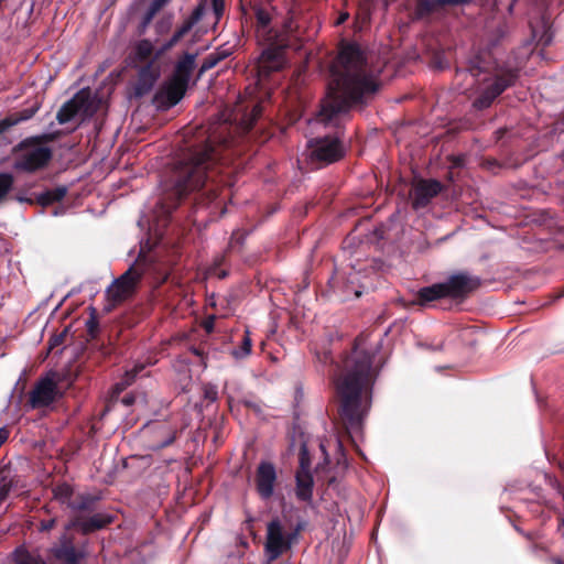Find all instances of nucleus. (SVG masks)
Segmentation results:
<instances>
[{
    "label": "nucleus",
    "instance_id": "0e129e2a",
    "mask_svg": "<svg viewBox=\"0 0 564 564\" xmlns=\"http://www.w3.org/2000/svg\"><path fill=\"white\" fill-rule=\"evenodd\" d=\"M563 296H564V291H563V292H561V293L557 295V297H563Z\"/></svg>",
    "mask_w": 564,
    "mask_h": 564
},
{
    "label": "nucleus",
    "instance_id": "13d9d810",
    "mask_svg": "<svg viewBox=\"0 0 564 564\" xmlns=\"http://www.w3.org/2000/svg\"><path fill=\"white\" fill-rule=\"evenodd\" d=\"M192 351H193V354H195L196 356H199V357L203 355V351L199 348H192Z\"/></svg>",
    "mask_w": 564,
    "mask_h": 564
},
{
    "label": "nucleus",
    "instance_id": "bb28decb",
    "mask_svg": "<svg viewBox=\"0 0 564 564\" xmlns=\"http://www.w3.org/2000/svg\"><path fill=\"white\" fill-rule=\"evenodd\" d=\"M156 50L150 40H140L134 47V56L139 62H149L154 57Z\"/></svg>",
    "mask_w": 564,
    "mask_h": 564
},
{
    "label": "nucleus",
    "instance_id": "4c0bfd02",
    "mask_svg": "<svg viewBox=\"0 0 564 564\" xmlns=\"http://www.w3.org/2000/svg\"><path fill=\"white\" fill-rule=\"evenodd\" d=\"M145 366L142 364L134 365L133 368L127 370L122 378L123 384L130 386L134 382L137 377L144 370Z\"/></svg>",
    "mask_w": 564,
    "mask_h": 564
},
{
    "label": "nucleus",
    "instance_id": "ea45409f",
    "mask_svg": "<svg viewBox=\"0 0 564 564\" xmlns=\"http://www.w3.org/2000/svg\"><path fill=\"white\" fill-rule=\"evenodd\" d=\"M204 399L209 402H215L218 399V391L215 386H206L204 388Z\"/></svg>",
    "mask_w": 564,
    "mask_h": 564
},
{
    "label": "nucleus",
    "instance_id": "2eb2a0df",
    "mask_svg": "<svg viewBox=\"0 0 564 564\" xmlns=\"http://www.w3.org/2000/svg\"><path fill=\"white\" fill-rule=\"evenodd\" d=\"M115 520L116 517L113 514L105 512L94 513L88 517L77 514L73 518L69 527H73L87 535L107 528L112 524Z\"/></svg>",
    "mask_w": 564,
    "mask_h": 564
},
{
    "label": "nucleus",
    "instance_id": "c9c22d12",
    "mask_svg": "<svg viewBox=\"0 0 564 564\" xmlns=\"http://www.w3.org/2000/svg\"><path fill=\"white\" fill-rule=\"evenodd\" d=\"M14 178L9 173H0V204L6 199L9 192L12 189Z\"/></svg>",
    "mask_w": 564,
    "mask_h": 564
},
{
    "label": "nucleus",
    "instance_id": "864d4df0",
    "mask_svg": "<svg viewBox=\"0 0 564 564\" xmlns=\"http://www.w3.org/2000/svg\"><path fill=\"white\" fill-rule=\"evenodd\" d=\"M133 402H134V397H133V395H129V394H127V395H124V397L122 398V403H123L124 405H127V406L131 405Z\"/></svg>",
    "mask_w": 564,
    "mask_h": 564
},
{
    "label": "nucleus",
    "instance_id": "c85d7f7f",
    "mask_svg": "<svg viewBox=\"0 0 564 564\" xmlns=\"http://www.w3.org/2000/svg\"><path fill=\"white\" fill-rule=\"evenodd\" d=\"M252 340L248 328L243 330L241 341L237 348H234L231 355L235 359H243L251 354Z\"/></svg>",
    "mask_w": 564,
    "mask_h": 564
},
{
    "label": "nucleus",
    "instance_id": "473e14b6",
    "mask_svg": "<svg viewBox=\"0 0 564 564\" xmlns=\"http://www.w3.org/2000/svg\"><path fill=\"white\" fill-rule=\"evenodd\" d=\"M468 70L474 77H478L489 70L488 63L480 55H476L469 61Z\"/></svg>",
    "mask_w": 564,
    "mask_h": 564
},
{
    "label": "nucleus",
    "instance_id": "a18cd8bd",
    "mask_svg": "<svg viewBox=\"0 0 564 564\" xmlns=\"http://www.w3.org/2000/svg\"><path fill=\"white\" fill-rule=\"evenodd\" d=\"M56 525V519L55 518H52V519H48V520H42L40 522V527H39V530L41 532H48L51 531L52 529H54Z\"/></svg>",
    "mask_w": 564,
    "mask_h": 564
},
{
    "label": "nucleus",
    "instance_id": "e2e57ef3",
    "mask_svg": "<svg viewBox=\"0 0 564 564\" xmlns=\"http://www.w3.org/2000/svg\"><path fill=\"white\" fill-rule=\"evenodd\" d=\"M227 275V273L224 271L219 274L220 278H225Z\"/></svg>",
    "mask_w": 564,
    "mask_h": 564
},
{
    "label": "nucleus",
    "instance_id": "c03bdc74",
    "mask_svg": "<svg viewBox=\"0 0 564 564\" xmlns=\"http://www.w3.org/2000/svg\"><path fill=\"white\" fill-rule=\"evenodd\" d=\"M156 13H158V11H154L153 8L151 6H149L147 12L143 15L141 26L143 29H145L150 24V22L153 20V18L155 17Z\"/></svg>",
    "mask_w": 564,
    "mask_h": 564
},
{
    "label": "nucleus",
    "instance_id": "1a4fd4ad",
    "mask_svg": "<svg viewBox=\"0 0 564 564\" xmlns=\"http://www.w3.org/2000/svg\"><path fill=\"white\" fill-rule=\"evenodd\" d=\"M304 529V523L299 522L296 527L289 533L283 530L282 522L279 518H273L267 524V536L264 543V552L269 562L276 561L297 541L300 532Z\"/></svg>",
    "mask_w": 564,
    "mask_h": 564
},
{
    "label": "nucleus",
    "instance_id": "de8ad7c7",
    "mask_svg": "<svg viewBox=\"0 0 564 564\" xmlns=\"http://www.w3.org/2000/svg\"><path fill=\"white\" fill-rule=\"evenodd\" d=\"M214 53L220 58V61H224L232 54V51L231 48H225L220 46Z\"/></svg>",
    "mask_w": 564,
    "mask_h": 564
},
{
    "label": "nucleus",
    "instance_id": "f704fd0d",
    "mask_svg": "<svg viewBox=\"0 0 564 564\" xmlns=\"http://www.w3.org/2000/svg\"><path fill=\"white\" fill-rule=\"evenodd\" d=\"M263 108L260 104L252 106L249 115L243 118V124L246 130H251L256 124L257 120L262 116Z\"/></svg>",
    "mask_w": 564,
    "mask_h": 564
},
{
    "label": "nucleus",
    "instance_id": "20e7f679",
    "mask_svg": "<svg viewBox=\"0 0 564 564\" xmlns=\"http://www.w3.org/2000/svg\"><path fill=\"white\" fill-rule=\"evenodd\" d=\"M263 50L258 58L257 73L260 80H264L272 73L280 72L288 63V50L299 51L304 43V36L294 14L289 13L281 30H272L259 39Z\"/></svg>",
    "mask_w": 564,
    "mask_h": 564
},
{
    "label": "nucleus",
    "instance_id": "37998d69",
    "mask_svg": "<svg viewBox=\"0 0 564 564\" xmlns=\"http://www.w3.org/2000/svg\"><path fill=\"white\" fill-rule=\"evenodd\" d=\"M171 25H172V17L164 18L156 23V31H158V33L162 34V33L169 31Z\"/></svg>",
    "mask_w": 564,
    "mask_h": 564
},
{
    "label": "nucleus",
    "instance_id": "423d86ee",
    "mask_svg": "<svg viewBox=\"0 0 564 564\" xmlns=\"http://www.w3.org/2000/svg\"><path fill=\"white\" fill-rule=\"evenodd\" d=\"M480 285L481 280L479 276L460 271L451 274L444 282L421 288L416 292L415 302L421 306H425L431 302L442 299L464 301Z\"/></svg>",
    "mask_w": 564,
    "mask_h": 564
},
{
    "label": "nucleus",
    "instance_id": "39448f33",
    "mask_svg": "<svg viewBox=\"0 0 564 564\" xmlns=\"http://www.w3.org/2000/svg\"><path fill=\"white\" fill-rule=\"evenodd\" d=\"M198 55V51H184L177 56L169 83L154 95L153 102L159 109L167 110L184 98L196 68Z\"/></svg>",
    "mask_w": 564,
    "mask_h": 564
},
{
    "label": "nucleus",
    "instance_id": "f257e3e1",
    "mask_svg": "<svg viewBox=\"0 0 564 564\" xmlns=\"http://www.w3.org/2000/svg\"><path fill=\"white\" fill-rule=\"evenodd\" d=\"M366 65V57L357 43H345L340 46L338 56L329 68L327 94L321 100L317 113L321 123L333 126L337 131L308 140L311 162L326 166L345 156L344 131L339 129L340 118L354 106L365 105L379 87L367 74Z\"/></svg>",
    "mask_w": 564,
    "mask_h": 564
},
{
    "label": "nucleus",
    "instance_id": "f8f14e48",
    "mask_svg": "<svg viewBox=\"0 0 564 564\" xmlns=\"http://www.w3.org/2000/svg\"><path fill=\"white\" fill-rule=\"evenodd\" d=\"M163 55H158L156 52L152 59L140 67L133 86V94L135 97H143L153 89L155 83L161 76V65L159 59Z\"/></svg>",
    "mask_w": 564,
    "mask_h": 564
},
{
    "label": "nucleus",
    "instance_id": "7ed1b4c3",
    "mask_svg": "<svg viewBox=\"0 0 564 564\" xmlns=\"http://www.w3.org/2000/svg\"><path fill=\"white\" fill-rule=\"evenodd\" d=\"M362 340L360 336L355 339L333 379L338 417L347 430L354 431L368 416L378 376L373 367L375 351L364 348Z\"/></svg>",
    "mask_w": 564,
    "mask_h": 564
},
{
    "label": "nucleus",
    "instance_id": "3c124183",
    "mask_svg": "<svg viewBox=\"0 0 564 564\" xmlns=\"http://www.w3.org/2000/svg\"><path fill=\"white\" fill-rule=\"evenodd\" d=\"M348 18H349V14L347 12L340 13L338 19L336 20V25L343 24L344 22H346L348 20Z\"/></svg>",
    "mask_w": 564,
    "mask_h": 564
},
{
    "label": "nucleus",
    "instance_id": "a211bd4d",
    "mask_svg": "<svg viewBox=\"0 0 564 564\" xmlns=\"http://www.w3.org/2000/svg\"><path fill=\"white\" fill-rule=\"evenodd\" d=\"M471 0H416L415 15L424 19L446 7L468 4Z\"/></svg>",
    "mask_w": 564,
    "mask_h": 564
},
{
    "label": "nucleus",
    "instance_id": "dca6fc26",
    "mask_svg": "<svg viewBox=\"0 0 564 564\" xmlns=\"http://www.w3.org/2000/svg\"><path fill=\"white\" fill-rule=\"evenodd\" d=\"M276 482L275 467L270 462H261L256 471V487L259 496L268 500L273 496Z\"/></svg>",
    "mask_w": 564,
    "mask_h": 564
},
{
    "label": "nucleus",
    "instance_id": "393cba45",
    "mask_svg": "<svg viewBox=\"0 0 564 564\" xmlns=\"http://www.w3.org/2000/svg\"><path fill=\"white\" fill-rule=\"evenodd\" d=\"M66 186H57L52 189H47L37 196V203L41 206H50L54 203L61 202L67 194Z\"/></svg>",
    "mask_w": 564,
    "mask_h": 564
},
{
    "label": "nucleus",
    "instance_id": "9b49d317",
    "mask_svg": "<svg viewBox=\"0 0 564 564\" xmlns=\"http://www.w3.org/2000/svg\"><path fill=\"white\" fill-rule=\"evenodd\" d=\"M87 545L88 542L76 545L74 536L64 533L51 549V553L62 564H80L88 556Z\"/></svg>",
    "mask_w": 564,
    "mask_h": 564
},
{
    "label": "nucleus",
    "instance_id": "72a5a7b5",
    "mask_svg": "<svg viewBox=\"0 0 564 564\" xmlns=\"http://www.w3.org/2000/svg\"><path fill=\"white\" fill-rule=\"evenodd\" d=\"M296 473H311V454L305 444H302L299 452V468Z\"/></svg>",
    "mask_w": 564,
    "mask_h": 564
},
{
    "label": "nucleus",
    "instance_id": "0eeeda50",
    "mask_svg": "<svg viewBox=\"0 0 564 564\" xmlns=\"http://www.w3.org/2000/svg\"><path fill=\"white\" fill-rule=\"evenodd\" d=\"M53 140L54 135L51 133L23 139L13 148V153H19L29 148L34 149L20 154L14 162V169L26 173H34L45 169L52 160L53 152L50 148L40 145Z\"/></svg>",
    "mask_w": 564,
    "mask_h": 564
},
{
    "label": "nucleus",
    "instance_id": "69168bd1",
    "mask_svg": "<svg viewBox=\"0 0 564 564\" xmlns=\"http://www.w3.org/2000/svg\"><path fill=\"white\" fill-rule=\"evenodd\" d=\"M562 159H563V162H564V153L562 154Z\"/></svg>",
    "mask_w": 564,
    "mask_h": 564
},
{
    "label": "nucleus",
    "instance_id": "f03ea898",
    "mask_svg": "<svg viewBox=\"0 0 564 564\" xmlns=\"http://www.w3.org/2000/svg\"><path fill=\"white\" fill-rule=\"evenodd\" d=\"M232 154L231 142L214 135L189 144L164 181L160 200L163 213L171 214L191 194L197 195L198 204L214 202L224 187L234 184L232 175L238 166Z\"/></svg>",
    "mask_w": 564,
    "mask_h": 564
},
{
    "label": "nucleus",
    "instance_id": "8fccbe9b",
    "mask_svg": "<svg viewBox=\"0 0 564 564\" xmlns=\"http://www.w3.org/2000/svg\"><path fill=\"white\" fill-rule=\"evenodd\" d=\"M9 437V431L6 427L0 429V447L7 442Z\"/></svg>",
    "mask_w": 564,
    "mask_h": 564
},
{
    "label": "nucleus",
    "instance_id": "052dcab7",
    "mask_svg": "<svg viewBox=\"0 0 564 564\" xmlns=\"http://www.w3.org/2000/svg\"><path fill=\"white\" fill-rule=\"evenodd\" d=\"M322 468H323V464H318V465L316 466V471L321 470Z\"/></svg>",
    "mask_w": 564,
    "mask_h": 564
},
{
    "label": "nucleus",
    "instance_id": "a878e982",
    "mask_svg": "<svg viewBox=\"0 0 564 564\" xmlns=\"http://www.w3.org/2000/svg\"><path fill=\"white\" fill-rule=\"evenodd\" d=\"M98 498L91 495H78L69 502V509L78 512H93Z\"/></svg>",
    "mask_w": 564,
    "mask_h": 564
},
{
    "label": "nucleus",
    "instance_id": "6ab92c4d",
    "mask_svg": "<svg viewBox=\"0 0 564 564\" xmlns=\"http://www.w3.org/2000/svg\"><path fill=\"white\" fill-rule=\"evenodd\" d=\"M314 478L312 473H295V496L308 505L313 501Z\"/></svg>",
    "mask_w": 564,
    "mask_h": 564
},
{
    "label": "nucleus",
    "instance_id": "e433bc0d",
    "mask_svg": "<svg viewBox=\"0 0 564 564\" xmlns=\"http://www.w3.org/2000/svg\"><path fill=\"white\" fill-rule=\"evenodd\" d=\"M220 58L218 56L215 55V53H210L209 55H207L200 66H199V69H198V78L200 76H203L206 72H208L209 69L216 67L219 63H220Z\"/></svg>",
    "mask_w": 564,
    "mask_h": 564
},
{
    "label": "nucleus",
    "instance_id": "bf43d9fd",
    "mask_svg": "<svg viewBox=\"0 0 564 564\" xmlns=\"http://www.w3.org/2000/svg\"><path fill=\"white\" fill-rule=\"evenodd\" d=\"M557 489H558V491L562 495L563 500H564V486H562L561 484H557Z\"/></svg>",
    "mask_w": 564,
    "mask_h": 564
},
{
    "label": "nucleus",
    "instance_id": "cd10ccee",
    "mask_svg": "<svg viewBox=\"0 0 564 564\" xmlns=\"http://www.w3.org/2000/svg\"><path fill=\"white\" fill-rule=\"evenodd\" d=\"M76 94H80L83 98V102L78 104L79 112L84 117H93L97 111V105L91 97L89 89H80Z\"/></svg>",
    "mask_w": 564,
    "mask_h": 564
},
{
    "label": "nucleus",
    "instance_id": "b1692460",
    "mask_svg": "<svg viewBox=\"0 0 564 564\" xmlns=\"http://www.w3.org/2000/svg\"><path fill=\"white\" fill-rule=\"evenodd\" d=\"M17 485L15 477L10 468L0 469V506L8 499L12 488Z\"/></svg>",
    "mask_w": 564,
    "mask_h": 564
},
{
    "label": "nucleus",
    "instance_id": "49530a36",
    "mask_svg": "<svg viewBox=\"0 0 564 564\" xmlns=\"http://www.w3.org/2000/svg\"><path fill=\"white\" fill-rule=\"evenodd\" d=\"M553 130L558 133L564 132V111L561 112L553 122Z\"/></svg>",
    "mask_w": 564,
    "mask_h": 564
},
{
    "label": "nucleus",
    "instance_id": "7c9ffc66",
    "mask_svg": "<svg viewBox=\"0 0 564 564\" xmlns=\"http://www.w3.org/2000/svg\"><path fill=\"white\" fill-rule=\"evenodd\" d=\"M328 288L333 293H338L341 296H346L348 293L345 278L341 273L335 272L328 280Z\"/></svg>",
    "mask_w": 564,
    "mask_h": 564
},
{
    "label": "nucleus",
    "instance_id": "6e6d98bb",
    "mask_svg": "<svg viewBox=\"0 0 564 564\" xmlns=\"http://www.w3.org/2000/svg\"><path fill=\"white\" fill-rule=\"evenodd\" d=\"M551 561L554 564H564V560L561 557H553Z\"/></svg>",
    "mask_w": 564,
    "mask_h": 564
},
{
    "label": "nucleus",
    "instance_id": "4d7b16f0",
    "mask_svg": "<svg viewBox=\"0 0 564 564\" xmlns=\"http://www.w3.org/2000/svg\"><path fill=\"white\" fill-rule=\"evenodd\" d=\"M337 448H338V451L340 452V455H341L343 457H345L344 452H343V451H344V448H343V444H341V442H340V441H337Z\"/></svg>",
    "mask_w": 564,
    "mask_h": 564
},
{
    "label": "nucleus",
    "instance_id": "2f4dec72",
    "mask_svg": "<svg viewBox=\"0 0 564 564\" xmlns=\"http://www.w3.org/2000/svg\"><path fill=\"white\" fill-rule=\"evenodd\" d=\"M86 330L87 336L90 340H94L99 335V321H98V313L95 307H90V314L87 318L86 323Z\"/></svg>",
    "mask_w": 564,
    "mask_h": 564
},
{
    "label": "nucleus",
    "instance_id": "79ce46f5",
    "mask_svg": "<svg viewBox=\"0 0 564 564\" xmlns=\"http://www.w3.org/2000/svg\"><path fill=\"white\" fill-rule=\"evenodd\" d=\"M213 11L218 21L224 14L225 10V0H212Z\"/></svg>",
    "mask_w": 564,
    "mask_h": 564
},
{
    "label": "nucleus",
    "instance_id": "9d476101",
    "mask_svg": "<svg viewBox=\"0 0 564 564\" xmlns=\"http://www.w3.org/2000/svg\"><path fill=\"white\" fill-rule=\"evenodd\" d=\"M144 275V269L133 264L116 279L107 289V297L113 304H119L132 297Z\"/></svg>",
    "mask_w": 564,
    "mask_h": 564
},
{
    "label": "nucleus",
    "instance_id": "5fc2aeb1",
    "mask_svg": "<svg viewBox=\"0 0 564 564\" xmlns=\"http://www.w3.org/2000/svg\"><path fill=\"white\" fill-rule=\"evenodd\" d=\"M557 530L560 532H562V534L564 535V519L563 518H560L558 519V527H557Z\"/></svg>",
    "mask_w": 564,
    "mask_h": 564
},
{
    "label": "nucleus",
    "instance_id": "5701e85b",
    "mask_svg": "<svg viewBox=\"0 0 564 564\" xmlns=\"http://www.w3.org/2000/svg\"><path fill=\"white\" fill-rule=\"evenodd\" d=\"M254 17H256V21H257L258 39H263L264 33L268 31L281 30V26L280 28H276V26L270 28L271 14L267 9H264L262 7H256L254 8Z\"/></svg>",
    "mask_w": 564,
    "mask_h": 564
},
{
    "label": "nucleus",
    "instance_id": "ddd939ff",
    "mask_svg": "<svg viewBox=\"0 0 564 564\" xmlns=\"http://www.w3.org/2000/svg\"><path fill=\"white\" fill-rule=\"evenodd\" d=\"M444 186L437 180L421 178L413 184L411 189L412 208L419 210L425 208L434 197H436Z\"/></svg>",
    "mask_w": 564,
    "mask_h": 564
},
{
    "label": "nucleus",
    "instance_id": "4468645a",
    "mask_svg": "<svg viewBox=\"0 0 564 564\" xmlns=\"http://www.w3.org/2000/svg\"><path fill=\"white\" fill-rule=\"evenodd\" d=\"M56 395V382L50 377H44L37 380L31 390L29 404L32 409L46 408L55 401Z\"/></svg>",
    "mask_w": 564,
    "mask_h": 564
},
{
    "label": "nucleus",
    "instance_id": "603ef678",
    "mask_svg": "<svg viewBox=\"0 0 564 564\" xmlns=\"http://www.w3.org/2000/svg\"><path fill=\"white\" fill-rule=\"evenodd\" d=\"M319 448H321V451H322V453L324 455V464L325 465L329 464V456H328L326 447H325V445L323 443H321Z\"/></svg>",
    "mask_w": 564,
    "mask_h": 564
},
{
    "label": "nucleus",
    "instance_id": "58836bf2",
    "mask_svg": "<svg viewBox=\"0 0 564 564\" xmlns=\"http://www.w3.org/2000/svg\"><path fill=\"white\" fill-rule=\"evenodd\" d=\"M67 337V328H65L62 333L54 335L51 337L48 341V348L54 349L55 347L63 345Z\"/></svg>",
    "mask_w": 564,
    "mask_h": 564
},
{
    "label": "nucleus",
    "instance_id": "680f3d73",
    "mask_svg": "<svg viewBox=\"0 0 564 564\" xmlns=\"http://www.w3.org/2000/svg\"><path fill=\"white\" fill-rule=\"evenodd\" d=\"M205 327L209 332L212 329V324H207Z\"/></svg>",
    "mask_w": 564,
    "mask_h": 564
},
{
    "label": "nucleus",
    "instance_id": "c756f323",
    "mask_svg": "<svg viewBox=\"0 0 564 564\" xmlns=\"http://www.w3.org/2000/svg\"><path fill=\"white\" fill-rule=\"evenodd\" d=\"M53 494H54V498L56 500H58L61 503L67 505V507H69V502H72V500H73L74 489L69 484L63 482V484L57 485L53 489Z\"/></svg>",
    "mask_w": 564,
    "mask_h": 564
},
{
    "label": "nucleus",
    "instance_id": "09e8293b",
    "mask_svg": "<svg viewBox=\"0 0 564 564\" xmlns=\"http://www.w3.org/2000/svg\"><path fill=\"white\" fill-rule=\"evenodd\" d=\"M171 0H152L150 6L154 11H160L164 6H166Z\"/></svg>",
    "mask_w": 564,
    "mask_h": 564
},
{
    "label": "nucleus",
    "instance_id": "a19ab883",
    "mask_svg": "<svg viewBox=\"0 0 564 564\" xmlns=\"http://www.w3.org/2000/svg\"><path fill=\"white\" fill-rule=\"evenodd\" d=\"M177 437V431L173 430L169 433L166 438H164L161 443H159L154 448L155 449H162L165 448L174 443V441Z\"/></svg>",
    "mask_w": 564,
    "mask_h": 564
},
{
    "label": "nucleus",
    "instance_id": "6e6552de",
    "mask_svg": "<svg viewBox=\"0 0 564 564\" xmlns=\"http://www.w3.org/2000/svg\"><path fill=\"white\" fill-rule=\"evenodd\" d=\"M518 78L519 73L517 69L496 68L490 77L484 79V85L473 101V107L477 110L489 108L506 89L516 84Z\"/></svg>",
    "mask_w": 564,
    "mask_h": 564
},
{
    "label": "nucleus",
    "instance_id": "412c9836",
    "mask_svg": "<svg viewBox=\"0 0 564 564\" xmlns=\"http://www.w3.org/2000/svg\"><path fill=\"white\" fill-rule=\"evenodd\" d=\"M39 110V106L22 109L20 111L8 115L4 119L0 120V134L6 132L13 126L31 119Z\"/></svg>",
    "mask_w": 564,
    "mask_h": 564
},
{
    "label": "nucleus",
    "instance_id": "f3484780",
    "mask_svg": "<svg viewBox=\"0 0 564 564\" xmlns=\"http://www.w3.org/2000/svg\"><path fill=\"white\" fill-rule=\"evenodd\" d=\"M204 12V4H198L182 25L175 30L173 35L158 48V55H164L166 52L172 50L193 29V26L200 21Z\"/></svg>",
    "mask_w": 564,
    "mask_h": 564
},
{
    "label": "nucleus",
    "instance_id": "4be33fe9",
    "mask_svg": "<svg viewBox=\"0 0 564 564\" xmlns=\"http://www.w3.org/2000/svg\"><path fill=\"white\" fill-rule=\"evenodd\" d=\"M80 102H83L80 94H75L73 98L64 102L56 115V120L58 121V123H67L70 120H73L76 115L80 113L79 108L77 106Z\"/></svg>",
    "mask_w": 564,
    "mask_h": 564
},
{
    "label": "nucleus",
    "instance_id": "aec40b11",
    "mask_svg": "<svg viewBox=\"0 0 564 564\" xmlns=\"http://www.w3.org/2000/svg\"><path fill=\"white\" fill-rule=\"evenodd\" d=\"M11 564H50L37 551L25 545L17 546L11 553Z\"/></svg>",
    "mask_w": 564,
    "mask_h": 564
}]
</instances>
